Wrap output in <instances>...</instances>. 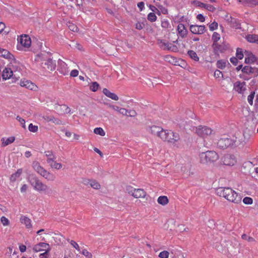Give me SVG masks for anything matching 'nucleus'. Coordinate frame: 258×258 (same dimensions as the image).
Segmentation results:
<instances>
[{
    "instance_id": "obj_1",
    "label": "nucleus",
    "mask_w": 258,
    "mask_h": 258,
    "mask_svg": "<svg viewBox=\"0 0 258 258\" xmlns=\"http://www.w3.org/2000/svg\"><path fill=\"white\" fill-rule=\"evenodd\" d=\"M149 132L153 136L160 138L162 141L172 145H175L176 143L180 140V137L178 133H174L171 130H164L159 126L152 125L150 126Z\"/></svg>"
},
{
    "instance_id": "obj_2",
    "label": "nucleus",
    "mask_w": 258,
    "mask_h": 258,
    "mask_svg": "<svg viewBox=\"0 0 258 258\" xmlns=\"http://www.w3.org/2000/svg\"><path fill=\"white\" fill-rule=\"evenodd\" d=\"M217 194L230 202L238 204L241 203V196L230 187H220L216 190Z\"/></svg>"
},
{
    "instance_id": "obj_3",
    "label": "nucleus",
    "mask_w": 258,
    "mask_h": 258,
    "mask_svg": "<svg viewBox=\"0 0 258 258\" xmlns=\"http://www.w3.org/2000/svg\"><path fill=\"white\" fill-rule=\"evenodd\" d=\"M28 181L33 189L39 193L44 194L49 196L52 195V190L50 187L41 181L36 176L30 177Z\"/></svg>"
},
{
    "instance_id": "obj_4",
    "label": "nucleus",
    "mask_w": 258,
    "mask_h": 258,
    "mask_svg": "<svg viewBox=\"0 0 258 258\" xmlns=\"http://www.w3.org/2000/svg\"><path fill=\"white\" fill-rule=\"evenodd\" d=\"M47 53H40L37 55L35 60L38 62H41L45 70L50 71H53L55 69V63L53 62L51 58L48 57Z\"/></svg>"
},
{
    "instance_id": "obj_5",
    "label": "nucleus",
    "mask_w": 258,
    "mask_h": 258,
    "mask_svg": "<svg viewBox=\"0 0 258 258\" xmlns=\"http://www.w3.org/2000/svg\"><path fill=\"white\" fill-rule=\"evenodd\" d=\"M33 169L39 175L48 181H53L55 179V176L52 173L49 172L42 166L38 161H34L32 163Z\"/></svg>"
},
{
    "instance_id": "obj_6",
    "label": "nucleus",
    "mask_w": 258,
    "mask_h": 258,
    "mask_svg": "<svg viewBox=\"0 0 258 258\" xmlns=\"http://www.w3.org/2000/svg\"><path fill=\"white\" fill-rule=\"evenodd\" d=\"M200 162L203 164L212 163L219 159L218 154L214 151H208L199 155Z\"/></svg>"
},
{
    "instance_id": "obj_7",
    "label": "nucleus",
    "mask_w": 258,
    "mask_h": 258,
    "mask_svg": "<svg viewBox=\"0 0 258 258\" xmlns=\"http://www.w3.org/2000/svg\"><path fill=\"white\" fill-rule=\"evenodd\" d=\"M250 135L244 133L242 135L232 139V147H243L250 139Z\"/></svg>"
},
{
    "instance_id": "obj_8",
    "label": "nucleus",
    "mask_w": 258,
    "mask_h": 258,
    "mask_svg": "<svg viewBox=\"0 0 258 258\" xmlns=\"http://www.w3.org/2000/svg\"><path fill=\"white\" fill-rule=\"evenodd\" d=\"M126 192L136 199L145 198L146 192L142 188H135L131 185H127L125 188Z\"/></svg>"
},
{
    "instance_id": "obj_9",
    "label": "nucleus",
    "mask_w": 258,
    "mask_h": 258,
    "mask_svg": "<svg viewBox=\"0 0 258 258\" xmlns=\"http://www.w3.org/2000/svg\"><path fill=\"white\" fill-rule=\"evenodd\" d=\"M212 130L206 126L200 125L196 128V133L202 138H207L212 134Z\"/></svg>"
},
{
    "instance_id": "obj_10",
    "label": "nucleus",
    "mask_w": 258,
    "mask_h": 258,
    "mask_svg": "<svg viewBox=\"0 0 258 258\" xmlns=\"http://www.w3.org/2000/svg\"><path fill=\"white\" fill-rule=\"evenodd\" d=\"M158 44L160 47L163 50H168L175 52L178 49L176 45L169 43L167 41L165 40H159Z\"/></svg>"
},
{
    "instance_id": "obj_11",
    "label": "nucleus",
    "mask_w": 258,
    "mask_h": 258,
    "mask_svg": "<svg viewBox=\"0 0 258 258\" xmlns=\"http://www.w3.org/2000/svg\"><path fill=\"white\" fill-rule=\"evenodd\" d=\"M247 86L245 82L236 81L234 83L233 90L239 94H243Z\"/></svg>"
},
{
    "instance_id": "obj_12",
    "label": "nucleus",
    "mask_w": 258,
    "mask_h": 258,
    "mask_svg": "<svg viewBox=\"0 0 258 258\" xmlns=\"http://www.w3.org/2000/svg\"><path fill=\"white\" fill-rule=\"evenodd\" d=\"M18 43L22 46L28 48L31 44V40L30 37L26 34L20 36L17 39Z\"/></svg>"
},
{
    "instance_id": "obj_13",
    "label": "nucleus",
    "mask_w": 258,
    "mask_h": 258,
    "mask_svg": "<svg viewBox=\"0 0 258 258\" xmlns=\"http://www.w3.org/2000/svg\"><path fill=\"white\" fill-rule=\"evenodd\" d=\"M189 30L192 33L197 35L204 34L206 31L205 26L197 25H191Z\"/></svg>"
},
{
    "instance_id": "obj_14",
    "label": "nucleus",
    "mask_w": 258,
    "mask_h": 258,
    "mask_svg": "<svg viewBox=\"0 0 258 258\" xmlns=\"http://www.w3.org/2000/svg\"><path fill=\"white\" fill-rule=\"evenodd\" d=\"M232 139L228 138H222L217 142V146L221 149H226L230 146L232 147Z\"/></svg>"
},
{
    "instance_id": "obj_15",
    "label": "nucleus",
    "mask_w": 258,
    "mask_h": 258,
    "mask_svg": "<svg viewBox=\"0 0 258 258\" xmlns=\"http://www.w3.org/2000/svg\"><path fill=\"white\" fill-rule=\"evenodd\" d=\"M242 72L248 75H252L253 76H257L258 75V69L249 66L243 67L242 69Z\"/></svg>"
},
{
    "instance_id": "obj_16",
    "label": "nucleus",
    "mask_w": 258,
    "mask_h": 258,
    "mask_svg": "<svg viewBox=\"0 0 258 258\" xmlns=\"http://www.w3.org/2000/svg\"><path fill=\"white\" fill-rule=\"evenodd\" d=\"M223 162L225 165L233 166L236 163L237 160L234 155H227L224 157Z\"/></svg>"
},
{
    "instance_id": "obj_17",
    "label": "nucleus",
    "mask_w": 258,
    "mask_h": 258,
    "mask_svg": "<svg viewBox=\"0 0 258 258\" xmlns=\"http://www.w3.org/2000/svg\"><path fill=\"white\" fill-rule=\"evenodd\" d=\"M49 248V244L44 242H40L33 246V250L34 251L38 252L41 251L46 250Z\"/></svg>"
},
{
    "instance_id": "obj_18",
    "label": "nucleus",
    "mask_w": 258,
    "mask_h": 258,
    "mask_svg": "<svg viewBox=\"0 0 258 258\" xmlns=\"http://www.w3.org/2000/svg\"><path fill=\"white\" fill-rule=\"evenodd\" d=\"M43 118L46 122L51 121L55 125H61L63 124L62 121L58 118H55L52 115H45L43 117Z\"/></svg>"
},
{
    "instance_id": "obj_19",
    "label": "nucleus",
    "mask_w": 258,
    "mask_h": 258,
    "mask_svg": "<svg viewBox=\"0 0 258 258\" xmlns=\"http://www.w3.org/2000/svg\"><path fill=\"white\" fill-rule=\"evenodd\" d=\"M20 85L31 90H35L37 88V86L34 83L29 80H24L21 81Z\"/></svg>"
},
{
    "instance_id": "obj_20",
    "label": "nucleus",
    "mask_w": 258,
    "mask_h": 258,
    "mask_svg": "<svg viewBox=\"0 0 258 258\" xmlns=\"http://www.w3.org/2000/svg\"><path fill=\"white\" fill-rule=\"evenodd\" d=\"M56 157L47 160V163L49 164L50 167L57 170L60 169L62 167V165L60 163H57L56 161Z\"/></svg>"
},
{
    "instance_id": "obj_21",
    "label": "nucleus",
    "mask_w": 258,
    "mask_h": 258,
    "mask_svg": "<svg viewBox=\"0 0 258 258\" xmlns=\"http://www.w3.org/2000/svg\"><path fill=\"white\" fill-rule=\"evenodd\" d=\"M16 75L11 68H5L3 71L2 77L4 80H6L10 79L13 76L15 77Z\"/></svg>"
},
{
    "instance_id": "obj_22",
    "label": "nucleus",
    "mask_w": 258,
    "mask_h": 258,
    "mask_svg": "<svg viewBox=\"0 0 258 258\" xmlns=\"http://www.w3.org/2000/svg\"><path fill=\"white\" fill-rule=\"evenodd\" d=\"M20 221L21 224H24L26 228L30 229L32 228V225L31 224V220L28 217L24 215H21Z\"/></svg>"
},
{
    "instance_id": "obj_23",
    "label": "nucleus",
    "mask_w": 258,
    "mask_h": 258,
    "mask_svg": "<svg viewBox=\"0 0 258 258\" xmlns=\"http://www.w3.org/2000/svg\"><path fill=\"white\" fill-rule=\"evenodd\" d=\"M177 31L179 36L182 38L186 37L187 34V30L185 28L184 25L180 23L177 26Z\"/></svg>"
},
{
    "instance_id": "obj_24",
    "label": "nucleus",
    "mask_w": 258,
    "mask_h": 258,
    "mask_svg": "<svg viewBox=\"0 0 258 258\" xmlns=\"http://www.w3.org/2000/svg\"><path fill=\"white\" fill-rule=\"evenodd\" d=\"M84 184L89 185L95 189H99L101 188L100 183L94 179H87L85 180Z\"/></svg>"
},
{
    "instance_id": "obj_25",
    "label": "nucleus",
    "mask_w": 258,
    "mask_h": 258,
    "mask_svg": "<svg viewBox=\"0 0 258 258\" xmlns=\"http://www.w3.org/2000/svg\"><path fill=\"white\" fill-rule=\"evenodd\" d=\"M0 56L5 58L13 60L14 56L8 50L5 49H0Z\"/></svg>"
},
{
    "instance_id": "obj_26",
    "label": "nucleus",
    "mask_w": 258,
    "mask_h": 258,
    "mask_svg": "<svg viewBox=\"0 0 258 258\" xmlns=\"http://www.w3.org/2000/svg\"><path fill=\"white\" fill-rule=\"evenodd\" d=\"M103 93L107 97L115 100L117 101L119 99L118 96L114 93L111 92L109 90L106 88H104L103 90Z\"/></svg>"
},
{
    "instance_id": "obj_27",
    "label": "nucleus",
    "mask_w": 258,
    "mask_h": 258,
    "mask_svg": "<svg viewBox=\"0 0 258 258\" xmlns=\"http://www.w3.org/2000/svg\"><path fill=\"white\" fill-rule=\"evenodd\" d=\"M245 62L246 63H251L255 61L256 58L253 54L248 51H245Z\"/></svg>"
},
{
    "instance_id": "obj_28",
    "label": "nucleus",
    "mask_w": 258,
    "mask_h": 258,
    "mask_svg": "<svg viewBox=\"0 0 258 258\" xmlns=\"http://www.w3.org/2000/svg\"><path fill=\"white\" fill-rule=\"evenodd\" d=\"M15 140V138L13 136L10 137L8 138H2L1 139L2 146L6 147L12 143Z\"/></svg>"
},
{
    "instance_id": "obj_29",
    "label": "nucleus",
    "mask_w": 258,
    "mask_h": 258,
    "mask_svg": "<svg viewBox=\"0 0 258 258\" xmlns=\"http://www.w3.org/2000/svg\"><path fill=\"white\" fill-rule=\"evenodd\" d=\"M220 35L218 33L216 32L213 33L212 39L213 41V47L214 49H216L217 48L218 45L217 42L220 39Z\"/></svg>"
},
{
    "instance_id": "obj_30",
    "label": "nucleus",
    "mask_w": 258,
    "mask_h": 258,
    "mask_svg": "<svg viewBox=\"0 0 258 258\" xmlns=\"http://www.w3.org/2000/svg\"><path fill=\"white\" fill-rule=\"evenodd\" d=\"M22 169H18L17 171L11 175L10 178V180L12 182H15L21 176L22 173Z\"/></svg>"
},
{
    "instance_id": "obj_31",
    "label": "nucleus",
    "mask_w": 258,
    "mask_h": 258,
    "mask_svg": "<svg viewBox=\"0 0 258 258\" xmlns=\"http://www.w3.org/2000/svg\"><path fill=\"white\" fill-rule=\"evenodd\" d=\"M244 6L253 8L258 6V0H244Z\"/></svg>"
},
{
    "instance_id": "obj_32",
    "label": "nucleus",
    "mask_w": 258,
    "mask_h": 258,
    "mask_svg": "<svg viewBox=\"0 0 258 258\" xmlns=\"http://www.w3.org/2000/svg\"><path fill=\"white\" fill-rule=\"evenodd\" d=\"M157 202L162 206H165L169 203V200L166 196H162L158 197Z\"/></svg>"
},
{
    "instance_id": "obj_33",
    "label": "nucleus",
    "mask_w": 258,
    "mask_h": 258,
    "mask_svg": "<svg viewBox=\"0 0 258 258\" xmlns=\"http://www.w3.org/2000/svg\"><path fill=\"white\" fill-rule=\"evenodd\" d=\"M247 41L251 43H256L258 44V35H248L246 37Z\"/></svg>"
},
{
    "instance_id": "obj_34",
    "label": "nucleus",
    "mask_w": 258,
    "mask_h": 258,
    "mask_svg": "<svg viewBox=\"0 0 258 258\" xmlns=\"http://www.w3.org/2000/svg\"><path fill=\"white\" fill-rule=\"evenodd\" d=\"M11 64L12 68L11 69L13 71L14 74L17 71L19 72L21 70V64L19 62H16L15 60H13V62H11Z\"/></svg>"
},
{
    "instance_id": "obj_35",
    "label": "nucleus",
    "mask_w": 258,
    "mask_h": 258,
    "mask_svg": "<svg viewBox=\"0 0 258 258\" xmlns=\"http://www.w3.org/2000/svg\"><path fill=\"white\" fill-rule=\"evenodd\" d=\"M187 54L191 59L195 61H198L199 60V57L195 51L191 50H188L187 51Z\"/></svg>"
},
{
    "instance_id": "obj_36",
    "label": "nucleus",
    "mask_w": 258,
    "mask_h": 258,
    "mask_svg": "<svg viewBox=\"0 0 258 258\" xmlns=\"http://www.w3.org/2000/svg\"><path fill=\"white\" fill-rule=\"evenodd\" d=\"M61 66L59 72L63 75L67 74L68 73V69L67 63L62 61L61 63Z\"/></svg>"
},
{
    "instance_id": "obj_37",
    "label": "nucleus",
    "mask_w": 258,
    "mask_h": 258,
    "mask_svg": "<svg viewBox=\"0 0 258 258\" xmlns=\"http://www.w3.org/2000/svg\"><path fill=\"white\" fill-rule=\"evenodd\" d=\"M227 63H228L227 60L221 59L217 62L216 65L219 69H223L225 68Z\"/></svg>"
},
{
    "instance_id": "obj_38",
    "label": "nucleus",
    "mask_w": 258,
    "mask_h": 258,
    "mask_svg": "<svg viewBox=\"0 0 258 258\" xmlns=\"http://www.w3.org/2000/svg\"><path fill=\"white\" fill-rule=\"evenodd\" d=\"M45 156L46 158V161L51 159L56 156L51 150H47L44 152Z\"/></svg>"
},
{
    "instance_id": "obj_39",
    "label": "nucleus",
    "mask_w": 258,
    "mask_h": 258,
    "mask_svg": "<svg viewBox=\"0 0 258 258\" xmlns=\"http://www.w3.org/2000/svg\"><path fill=\"white\" fill-rule=\"evenodd\" d=\"M94 133L96 135H99L101 136H104L105 133L103 129L101 127H96L94 129Z\"/></svg>"
},
{
    "instance_id": "obj_40",
    "label": "nucleus",
    "mask_w": 258,
    "mask_h": 258,
    "mask_svg": "<svg viewBox=\"0 0 258 258\" xmlns=\"http://www.w3.org/2000/svg\"><path fill=\"white\" fill-rule=\"evenodd\" d=\"M236 56V57L237 58H238L239 59H242L243 58L244 55H243L242 49L241 48H237Z\"/></svg>"
},
{
    "instance_id": "obj_41",
    "label": "nucleus",
    "mask_w": 258,
    "mask_h": 258,
    "mask_svg": "<svg viewBox=\"0 0 258 258\" xmlns=\"http://www.w3.org/2000/svg\"><path fill=\"white\" fill-rule=\"evenodd\" d=\"M148 20L151 22H154L156 21L157 17L154 13H150L147 16Z\"/></svg>"
},
{
    "instance_id": "obj_42",
    "label": "nucleus",
    "mask_w": 258,
    "mask_h": 258,
    "mask_svg": "<svg viewBox=\"0 0 258 258\" xmlns=\"http://www.w3.org/2000/svg\"><path fill=\"white\" fill-rule=\"evenodd\" d=\"M255 96V92L254 91L251 92L250 94L247 97V101L250 105L253 104V100Z\"/></svg>"
},
{
    "instance_id": "obj_43",
    "label": "nucleus",
    "mask_w": 258,
    "mask_h": 258,
    "mask_svg": "<svg viewBox=\"0 0 258 258\" xmlns=\"http://www.w3.org/2000/svg\"><path fill=\"white\" fill-rule=\"evenodd\" d=\"M241 238L242 239L246 240L248 242H254L255 241V239L254 238L248 236L246 234H243L241 236Z\"/></svg>"
},
{
    "instance_id": "obj_44",
    "label": "nucleus",
    "mask_w": 258,
    "mask_h": 258,
    "mask_svg": "<svg viewBox=\"0 0 258 258\" xmlns=\"http://www.w3.org/2000/svg\"><path fill=\"white\" fill-rule=\"evenodd\" d=\"M28 130L31 132L36 133L38 131V127L37 125H33L32 123H30L29 125Z\"/></svg>"
},
{
    "instance_id": "obj_45",
    "label": "nucleus",
    "mask_w": 258,
    "mask_h": 258,
    "mask_svg": "<svg viewBox=\"0 0 258 258\" xmlns=\"http://www.w3.org/2000/svg\"><path fill=\"white\" fill-rule=\"evenodd\" d=\"M1 222L4 226H8L10 224L9 220L5 216H2L1 217Z\"/></svg>"
},
{
    "instance_id": "obj_46",
    "label": "nucleus",
    "mask_w": 258,
    "mask_h": 258,
    "mask_svg": "<svg viewBox=\"0 0 258 258\" xmlns=\"http://www.w3.org/2000/svg\"><path fill=\"white\" fill-rule=\"evenodd\" d=\"M218 23L214 21L212 23L209 25V27L211 31H213L218 29Z\"/></svg>"
},
{
    "instance_id": "obj_47",
    "label": "nucleus",
    "mask_w": 258,
    "mask_h": 258,
    "mask_svg": "<svg viewBox=\"0 0 258 258\" xmlns=\"http://www.w3.org/2000/svg\"><path fill=\"white\" fill-rule=\"evenodd\" d=\"M214 76L216 79H222L223 78L222 72L218 70H216L215 71Z\"/></svg>"
},
{
    "instance_id": "obj_48",
    "label": "nucleus",
    "mask_w": 258,
    "mask_h": 258,
    "mask_svg": "<svg viewBox=\"0 0 258 258\" xmlns=\"http://www.w3.org/2000/svg\"><path fill=\"white\" fill-rule=\"evenodd\" d=\"M99 86V84L97 82H95L91 84L90 86V89L91 91L95 92L98 90Z\"/></svg>"
},
{
    "instance_id": "obj_49",
    "label": "nucleus",
    "mask_w": 258,
    "mask_h": 258,
    "mask_svg": "<svg viewBox=\"0 0 258 258\" xmlns=\"http://www.w3.org/2000/svg\"><path fill=\"white\" fill-rule=\"evenodd\" d=\"M191 4L196 7L200 8H204L205 4L198 1H193Z\"/></svg>"
},
{
    "instance_id": "obj_50",
    "label": "nucleus",
    "mask_w": 258,
    "mask_h": 258,
    "mask_svg": "<svg viewBox=\"0 0 258 258\" xmlns=\"http://www.w3.org/2000/svg\"><path fill=\"white\" fill-rule=\"evenodd\" d=\"M169 253L166 250H164L160 252L159 254V257L160 258H168Z\"/></svg>"
},
{
    "instance_id": "obj_51",
    "label": "nucleus",
    "mask_w": 258,
    "mask_h": 258,
    "mask_svg": "<svg viewBox=\"0 0 258 258\" xmlns=\"http://www.w3.org/2000/svg\"><path fill=\"white\" fill-rule=\"evenodd\" d=\"M81 253L86 258H92V253L91 252H90L89 251H88L86 249H83Z\"/></svg>"
},
{
    "instance_id": "obj_52",
    "label": "nucleus",
    "mask_w": 258,
    "mask_h": 258,
    "mask_svg": "<svg viewBox=\"0 0 258 258\" xmlns=\"http://www.w3.org/2000/svg\"><path fill=\"white\" fill-rule=\"evenodd\" d=\"M68 27L69 29L73 32H76L78 31V27L75 24L72 23H69Z\"/></svg>"
},
{
    "instance_id": "obj_53",
    "label": "nucleus",
    "mask_w": 258,
    "mask_h": 258,
    "mask_svg": "<svg viewBox=\"0 0 258 258\" xmlns=\"http://www.w3.org/2000/svg\"><path fill=\"white\" fill-rule=\"evenodd\" d=\"M68 241L70 242V243L71 244V245L73 247H74L76 250H77L79 251H80V246H79V245H78V244L76 242H75L74 240L70 241V240L69 239H68Z\"/></svg>"
},
{
    "instance_id": "obj_54",
    "label": "nucleus",
    "mask_w": 258,
    "mask_h": 258,
    "mask_svg": "<svg viewBox=\"0 0 258 258\" xmlns=\"http://www.w3.org/2000/svg\"><path fill=\"white\" fill-rule=\"evenodd\" d=\"M16 119L20 123L22 127L26 128L25 120L19 116H17Z\"/></svg>"
},
{
    "instance_id": "obj_55",
    "label": "nucleus",
    "mask_w": 258,
    "mask_h": 258,
    "mask_svg": "<svg viewBox=\"0 0 258 258\" xmlns=\"http://www.w3.org/2000/svg\"><path fill=\"white\" fill-rule=\"evenodd\" d=\"M243 202L246 205H251L252 204L253 200L251 198L246 197L243 199Z\"/></svg>"
},
{
    "instance_id": "obj_56",
    "label": "nucleus",
    "mask_w": 258,
    "mask_h": 258,
    "mask_svg": "<svg viewBox=\"0 0 258 258\" xmlns=\"http://www.w3.org/2000/svg\"><path fill=\"white\" fill-rule=\"evenodd\" d=\"M204 8L210 12H214L216 10L215 8L213 6L206 4H205Z\"/></svg>"
},
{
    "instance_id": "obj_57",
    "label": "nucleus",
    "mask_w": 258,
    "mask_h": 258,
    "mask_svg": "<svg viewBox=\"0 0 258 258\" xmlns=\"http://www.w3.org/2000/svg\"><path fill=\"white\" fill-rule=\"evenodd\" d=\"M61 109L64 110V113H70L71 110V108L66 105H62L61 106Z\"/></svg>"
},
{
    "instance_id": "obj_58",
    "label": "nucleus",
    "mask_w": 258,
    "mask_h": 258,
    "mask_svg": "<svg viewBox=\"0 0 258 258\" xmlns=\"http://www.w3.org/2000/svg\"><path fill=\"white\" fill-rule=\"evenodd\" d=\"M158 8L161 11L162 13L164 14H166L168 13V10L165 8L163 7L161 5H157Z\"/></svg>"
},
{
    "instance_id": "obj_59",
    "label": "nucleus",
    "mask_w": 258,
    "mask_h": 258,
    "mask_svg": "<svg viewBox=\"0 0 258 258\" xmlns=\"http://www.w3.org/2000/svg\"><path fill=\"white\" fill-rule=\"evenodd\" d=\"M118 112L123 115H127V110L125 108L119 107Z\"/></svg>"
},
{
    "instance_id": "obj_60",
    "label": "nucleus",
    "mask_w": 258,
    "mask_h": 258,
    "mask_svg": "<svg viewBox=\"0 0 258 258\" xmlns=\"http://www.w3.org/2000/svg\"><path fill=\"white\" fill-rule=\"evenodd\" d=\"M49 250H50V248L45 250V251L44 253H42L40 254L39 257L40 258H47V257L48 253L49 251Z\"/></svg>"
},
{
    "instance_id": "obj_61",
    "label": "nucleus",
    "mask_w": 258,
    "mask_h": 258,
    "mask_svg": "<svg viewBox=\"0 0 258 258\" xmlns=\"http://www.w3.org/2000/svg\"><path fill=\"white\" fill-rule=\"evenodd\" d=\"M197 19L201 22H204L205 21L204 16L201 14H199L197 16Z\"/></svg>"
},
{
    "instance_id": "obj_62",
    "label": "nucleus",
    "mask_w": 258,
    "mask_h": 258,
    "mask_svg": "<svg viewBox=\"0 0 258 258\" xmlns=\"http://www.w3.org/2000/svg\"><path fill=\"white\" fill-rule=\"evenodd\" d=\"M79 75V72L77 70H73L71 72L70 76L71 77H75L78 76Z\"/></svg>"
},
{
    "instance_id": "obj_63",
    "label": "nucleus",
    "mask_w": 258,
    "mask_h": 258,
    "mask_svg": "<svg viewBox=\"0 0 258 258\" xmlns=\"http://www.w3.org/2000/svg\"><path fill=\"white\" fill-rule=\"evenodd\" d=\"M144 26L143 23L138 22L136 24V28L138 30H141L143 28Z\"/></svg>"
},
{
    "instance_id": "obj_64",
    "label": "nucleus",
    "mask_w": 258,
    "mask_h": 258,
    "mask_svg": "<svg viewBox=\"0 0 258 258\" xmlns=\"http://www.w3.org/2000/svg\"><path fill=\"white\" fill-rule=\"evenodd\" d=\"M108 107H109L110 108L112 109V110H115L116 111H118L119 110V107L118 106H116V105H112V104H109L108 105Z\"/></svg>"
}]
</instances>
